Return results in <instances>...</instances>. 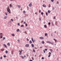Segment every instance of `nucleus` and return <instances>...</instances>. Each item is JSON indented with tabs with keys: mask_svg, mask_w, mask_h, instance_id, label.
Wrapping results in <instances>:
<instances>
[{
	"mask_svg": "<svg viewBox=\"0 0 61 61\" xmlns=\"http://www.w3.org/2000/svg\"><path fill=\"white\" fill-rule=\"evenodd\" d=\"M7 11L8 12H9V14H11V11H10V10L9 9V7H8L7 8Z\"/></svg>",
	"mask_w": 61,
	"mask_h": 61,
	"instance_id": "f257e3e1",
	"label": "nucleus"
},
{
	"mask_svg": "<svg viewBox=\"0 0 61 61\" xmlns=\"http://www.w3.org/2000/svg\"><path fill=\"white\" fill-rule=\"evenodd\" d=\"M22 58V59H24V57H26V56L25 55H24V57H23L22 56H20Z\"/></svg>",
	"mask_w": 61,
	"mask_h": 61,
	"instance_id": "f03ea898",
	"label": "nucleus"
},
{
	"mask_svg": "<svg viewBox=\"0 0 61 61\" xmlns=\"http://www.w3.org/2000/svg\"><path fill=\"white\" fill-rule=\"evenodd\" d=\"M25 46L26 47H29V45L27 44H26L25 45Z\"/></svg>",
	"mask_w": 61,
	"mask_h": 61,
	"instance_id": "7ed1b4c3",
	"label": "nucleus"
},
{
	"mask_svg": "<svg viewBox=\"0 0 61 61\" xmlns=\"http://www.w3.org/2000/svg\"><path fill=\"white\" fill-rule=\"evenodd\" d=\"M29 6L30 7H31V6H32V2H31L30 4H29Z\"/></svg>",
	"mask_w": 61,
	"mask_h": 61,
	"instance_id": "20e7f679",
	"label": "nucleus"
},
{
	"mask_svg": "<svg viewBox=\"0 0 61 61\" xmlns=\"http://www.w3.org/2000/svg\"><path fill=\"white\" fill-rule=\"evenodd\" d=\"M19 52H20V53H19V54L20 55H21V54L22 53V51H20L19 50Z\"/></svg>",
	"mask_w": 61,
	"mask_h": 61,
	"instance_id": "39448f33",
	"label": "nucleus"
},
{
	"mask_svg": "<svg viewBox=\"0 0 61 61\" xmlns=\"http://www.w3.org/2000/svg\"><path fill=\"white\" fill-rule=\"evenodd\" d=\"M39 38L40 39H44V37H39Z\"/></svg>",
	"mask_w": 61,
	"mask_h": 61,
	"instance_id": "423d86ee",
	"label": "nucleus"
},
{
	"mask_svg": "<svg viewBox=\"0 0 61 61\" xmlns=\"http://www.w3.org/2000/svg\"><path fill=\"white\" fill-rule=\"evenodd\" d=\"M51 53L50 52H49V56H48V57H50V55H51Z\"/></svg>",
	"mask_w": 61,
	"mask_h": 61,
	"instance_id": "0eeeda50",
	"label": "nucleus"
},
{
	"mask_svg": "<svg viewBox=\"0 0 61 61\" xmlns=\"http://www.w3.org/2000/svg\"><path fill=\"white\" fill-rule=\"evenodd\" d=\"M7 45L8 46H10V43H7Z\"/></svg>",
	"mask_w": 61,
	"mask_h": 61,
	"instance_id": "6e6552de",
	"label": "nucleus"
},
{
	"mask_svg": "<svg viewBox=\"0 0 61 61\" xmlns=\"http://www.w3.org/2000/svg\"><path fill=\"white\" fill-rule=\"evenodd\" d=\"M43 7H46V5L45 4H44L43 5Z\"/></svg>",
	"mask_w": 61,
	"mask_h": 61,
	"instance_id": "1a4fd4ad",
	"label": "nucleus"
},
{
	"mask_svg": "<svg viewBox=\"0 0 61 61\" xmlns=\"http://www.w3.org/2000/svg\"><path fill=\"white\" fill-rule=\"evenodd\" d=\"M51 42L49 41H47L46 42V43H49V44H50Z\"/></svg>",
	"mask_w": 61,
	"mask_h": 61,
	"instance_id": "9d476101",
	"label": "nucleus"
},
{
	"mask_svg": "<svg viewBox=\"0 0 61 61\" xmlns=\"http://www.w3.org/2000/svg\"><path fill=\"white\" fill-rule=\"evenodd\" d=\"M3 46H5V47L6 48H7V46H6V45H5V44H4Z\"/></svg>",
	"mask_w": 61,
	"mask_h": 61,
	"instance_id": "9b49d317",
	"label": "nucleus"
},
{
	"mask_svg": "<svg viewBox=\"0 0 61 61\" xmlns=\"http://www.w3.org/2000/svg\"><path fill=\"white\" fill-rule=\"evenodd\" d=\"M50 44H51V45H54V43L53 42H51L50 43Z\"/></svg>",
	"mask_w": 61,
	"mask_h": 61,
	"instance_id": "f8f14e48",
	"label": "nucleus"
},
{
	"mask_svg": "<svg viewBox=\"0 0 61 61\" xmlns=\"http://www.w3.org/2000/svg\"><path fill=\"white\" fill-rule=\"evenodd\" d=\"M18 8H20L21 7V6L20 5H18Z\"/></svg>",
	"mask_w": 61,
	"mask_h": 61,
	"instance_id": "ddd939ff",
	"label": "nucleus"
},
{
	"mask_svg": "<svg viewBox=\"0 0 61 61\" xmlns=\"http://www.w3.org/2000/svg\"><path fill=\"white\" fill-rule=\"evenodd\" d=\"M54 40L55 41V42H56L57 41V40L55 39H54Z\"/></svg>",
	"mask_w": 61,
	"mask_h": 61,
	"instance_id": "4468645a",
	"label": "nucleus"
},
{
	"mask_svg": "<svg viewBox=\"0 0 61 61\" xmlns=\"http://www.w3.org/2000/svg\"><path fill=\"white\" fill-rule=\"evenodd\" d=\"M20 31V30H19V29H17L16 31L17 32H19Z\"/></svg>",
	"mask_w": 61,
	"mask_h": 61,
	"instance_id": "2eb2a0df",
	"label": "nucleus"
},
{
	"mask_svg": "<svg viewBox=\"0 0 61 61\" xmlns=\"http://www.w3.org/2000/svg\"><path fill=\"white\" fill-rule=\"evenodd\" d=\"M50 51H51V53H52L53 52V50H52V49H50Z\"/></svg>",
	"mask_w": 61,
	"mask_h": 61,
	"instance_id": "dca6fc26",
	"label": "nucleus"
},
{
	"mask_svg": "<svg viewBox=\"0 0 61 61\" xmlns=\"http://www.w3.org/2000/svg\"><path fill=\"white\" fill-rule=\"evenodd\" d=\"M10 7H12L13 6L12 5V4H11L10 5Z\"/></svg>",
	"mask_w": 61,
	"mask_h": 61,
	"instance_id": "f3484780",
	"label": "nucleus"
},
{
	"mask_svg": "<svg viewBox=\"0 0 61 61\" xmlns=\"http://www.w3.org/2000/svg\"><path fill=\"white\" fill-rule=\"evenodd\" d=\"M29 43L30 44H32V42L31 41H29Z\"/></svg>",
	"mask_w": 61,
	"mask_h": 61,
	"instance_id": "a211bd4d",
	"label": "nucleus"
},
{
	"mask_svg": "<svg viewBox=\"0 0 61 61\" xmlns=\"http://www.w3.org/2000/svg\"><path fill=\"white\" fill-rule=\"evenodd\" d=\"M31 46L32 47H34V45L32 44H31Z\"/></svg>",
	"mask_w": 61,
	"mask_h": 61,
	"instance_id": "6ab92c4d",
	"label": "nucleus"
},
{
	"mask_svg": "<svg viewBox=\"0 0 61 61\" xmlns=\"http://www.w3.org/2000/svg\"><path fill=\"white\" fill-rule=\"evenodd\" d=\"M31 40H32V42L33 43H34V40H33V38H31Z\"/></svg>",
	"mask_w": 61,
	"mask_h": 61,
	"instance_id": "aec40b11",
	"label": "nucleus"
},
{
	"mask_svg": "<svg viewBox=\"0 0 61 61\" xmlns=\"http://www.w3.org/2000/svg\"><path fill=\"white\" fill-rule=\"evenodd\" d=\"M11 35L12 36H15V34H11Z\"/></svg>",
	"mask_w": 61,
	"mask_h": 61,
	"instance_id": "412c9836",
	"label": "nucleus"
},
{
	"mask_svg": "<svg viewBox=\"0 0 61 61\" xmlns=\"http://www.w3.org/2000/svg\"><path fill=\"white\" fill-rule=\"evenodd\" d=\"M42 44H44L45 43V42H44V41H42Z\"/></svg>",
	"mask_w": 61,
	"mask_h": 61,
	"instance_id": "4be33fe9",
	"label": "nucleus"
},
{
	"mask_svg": "<svg viewBox=\"0 0 61 61\" xmlns=\"http://www.w3.org/2000/svg\"><path fill=\"white\" fill-rule=\"evenodd\" d=\"M5 53L6 54H7V53H8V51H5Z\"/></svg>",
	"mask_w": 61,
	"mask_h": 61,
	"instance_id": "5701e85b",
	"label": "nucleus"
},
{
	"mask_svg": "<svg viewBox=\"0 0 61 61\" xmlns=\"http://www.w3.org/2000/svg\"><path fill=\"white\" fill-rule=\"evenodd\" d=\"M7 18V16H5V17H4V19H6Z\"/></svg>",
	"mask_w": 61,
	"mask_h": 61,
	"instance_id": "b1692460",
	"label": "nucleus"
},
{
	"mask_svg": "<svg viewBox=\"0 0 61 61\" xmlns=\"http://www.w3.org/2000/svg\"><path fill=\"white\" fill-rule=\"evenodd\" d=\"M47 34L46 33L45 34V36H47Z\"/></svg>",
	"mask_w": 61,
	"mask_h": 61,
	"instance_id": "393cba45",
	"label": "nucleus"
},
{
	"mask_svg": "<svg viewBox=\"0 0 61 61\" xmlns=\"http://www.w3.org/2000/svg\"><path fill=\"white\" fill-rule=\"evenodd\" d=\"M48 13H50V12H51V11H50V10H49L48 11Z\"/></svg>",
	"mask_w": 61,
	"mask_h": 61,
	"instance_id": "a878e982",
	"label": "nucleus"
},
{
	"mask_svg": "<svg viewBox=\"0 0 61 61\" xmlns=\"http://www.w3.org/2000/svg\"><path fill=\"white\" fill-rule=\"evenodd\" d=\"M44 27L45 28H46V25H44Z\"/></svg>",
	"mask_w": 61,
	"mask_h": 61,
	"instance_id": "bb28decb",
	"label": "nucleus"
},
{
	"mask_svg": "<svg viewBox=\"0 0 61 61\" xmlns=\"http://www.w3.org/2000/svg\"><path fill=\"white\" fill-rule=\"evenodd\" d=\"M23 13H25V10L23 11Z\"/></svg>",
	"mask_w": 61,
	"mask_h": 61,
	"instance_id": "cd10ccee",
	"label": "nucleus"
},
{
	"mask_svg": "<svg viewBox=\"0 0 61 61\" xmlns=\"http://www.w3.org/2000/svg\"><path fill=\"white\" fill-rule=\"evenodd\" d=\"M51 7V5H50V4H49V7Z\"/></svg>",
	"mask_w": 61,
	"mask_h": 61,
	"instance_id": "c85d7f7f",
	"label": "nucleus"
},
{
	"mask_svg": "<svg viewBox=\"0 0 61 61\" xmlns=\"http://www.w3.org/2000/svg\"><path fill=\"white\" fill-rule=\"evenodd\" d=\"M44 14V13L43 12H41V14L42 15Z\"/></svg>",
	"mask_w": 61,
	"mask_h": 61,
	"instance_id": "c756f323",
	"label": "nucleus"
},
{
	"mask_svg": "<svg viewBox=\"0 0 61 61\" xmlns=\"http://www.w3.org/2000/svg\"><path fill=\"white\" fill-rule=\"evenodd\" d=\"M0 35H1V36H2V35H3V33H1L0 34Z\"/></svg>",
	"mask_w": 61,
	"mask_h": 61,
	"instance_id": "7c9ffc66",
	"label": "nucleus"
},
{
	"mask_svg": "<svg viewBox=\"0 0 61 61\" xmlns=\"http://www.w3.org/2000/svg\"><path fill=\"white\" fill-rule=\"evenodd\" d=\"M21 27H24V25H22L20 26Z\"/></svg>",
	"mask_w": 61,
	"mask_h": 61,
	"instance_id": "2f4dec72",
	"label": "nucleus"
},
{
	"mask_svg": "<svg viewBox=\"0 0 61 61\" xmlns=\"http://www.w3.org/2000/svg\"><path fill=\"white\" fill-rule=\"evenodd\" d=\"M25 26H27V24L26 23L25 24Z\"/></svg>",
	"mask_w": 61,
	"mask_h": 61,
	"instance_id": "473e14b6",
	"label": "nucleus"
},
{
	"mask_svg": "<svg viewBox=\"0 0 61 61\" xmlns=\"http://www.w3.org/2000/svg\"><path fill=\"white\" fill-rule=\"evenodd\" d=\"M52 10H54V9H55V8L54 7H52Z\"/></svg>",
	"mask_w": 61,
	"mask_h": 61,
	"instance_id": "72a5a7b5",
	"label": "nucleus"
},
{
	"mask_svg": "<svg viewBox=\"0 0 61 61\" xmlns=\"http://www.w3.org/2000/svg\"><path fill=\"white\" fill-rule=\"evenodd\" d=\"M46 15H47H47H48V14L47 13H46Z\"/></svg>",
	"mask_w": 61,
	"mask_h": 61,
	"instance_id": "f704fd0d",
	"label": "nucleus"
},
{
	"mask_svg": "<svg viewBox=\"0 0 61 61\" xmlns=\"http://www.w3.org/2000/svg\"><path fill=\"white\" fill-rule=\"evenodd\" d=\"M33 52H35V50L34 49L33 50Z\"/></svg>",
	"mask_w": 61,
	"mask_h": 61,
	"instance_id": "c9c22d12",
	"label": "nucleus"
},
{
	"mask_svg": "<svg viewBox=\"0 0 61 61\" xmlns=\"http://www.w3.org/2000/svg\"><path fill=\"white\" fill-rule=\"evenodd\" d=\"M48 24L49 25H50L51 23H50L49 22L48 23Z\"/></svg>",
	"mask_w": 61,
	"mask_h": 61,
	"instance_id": "e433bc0d",
	"label": "nucleus"
},
{
	"mask_svg": "<svg viewBox=\"0 0 61 61\" xmlns=\"http://www.w3.org/2000/svg\"><path fill=\"white\" fill-rule=\"evenodd\" d=\"M51 1L52 2H54V0H51Z\"/></svg>",
	"mask_w": 61,
	"mask_h": 61,
	"instance_id": "4c0bfd02",
	"label": "nucleus"
},
{
	"mask_svg": "<svg viewBox=\"0 0 61 61\" xmlns=\"http://www.w3.org/2000/svg\"><path fill=\"white\" fill-rule=\"evenodd\" d=\"M11 21L12 22L13 21V20L12 19H11Z\"/></svg>",
	"mask_w": 61,
	"mask_h": 61,
	"instance_id": "58836bf2",
	"label": "nucleus"
},
{
	"mask_svg": "<svg viewBox=\"0 0 61 61\" xmlns=\"http://www.w3.org/2000/svg\"><path fill=\"white\" fill-rule=\"evenodd\" d=\"M17 25H20V24L19 23H18Z\"/></svg>",
	"mask_w": 61,
	"mask_h": 61,
	"instance_id": "ea45409f",
	"label": "nucleus"
},
{
	"mask_svg": "<svg viewBox=\"0 0 61 61\" xmlns=\"http://www.w3.org/2000/svg\"><path fill=\"white\" fill-rule=\"evenodd\" d=\"M41 59H44V57H42Z\"/></svg>",
	"mask_w": 61,
	"mask_h": 61,
	"instance_id": "a19ab883",
	"label": "nucleus"
},
{
	"mask_svg": "<svg viewBox=\"0 0 61 61\" xmlns=\"http://www.w3.org/2000/svg\"><path fill=\"white\" fill-rule=\"evenodd\" d=\"M5 37H4L3 38V40H5Z\"/></svg>",
	"mask_w": 61,
	"mask_h": 61,
	"instance_id": "79ce46f5",
	"label": "nucleus"
},
{
	"mask_svg": "<svg viewBox=\"0 0 61 61\" xmlns=\"http://www.w3.org/2000/svg\"><path fill=\"white\" fill-rule=\"evenodd\" d=\"M45 51H47V49H45Z\"/></svg>",
	"mask_w": 61,
	"mask_h": 61,
	"instance_id": "37998d69",
	"label": "nucleus"
},
{
	"mask_svg": "<svg viewBox=\"0 0 61 61\" xmlns=\"http://www.w3.org/2000/svg\"><path fill=\"white\" fill-rule=\"evenodd\" d=\"M0 59H2V57H0Z\"/></svg>",
	"mask_w": 61,
	"mask_h": 61,
	"instance_id": "c03bdc74",
	"label": "nucleus"
},
{
	"mask_svg": "<svg viewBox=\"0 0 61 61\" xmlns=\"http://www.w3.org/2000/svg\"><path fill=\"white\" fill-rule=\"evenodd\" d=\"M39 20L40 21H41V18H39Z\"/></svg>",
	"mask_w": 61,
	"mask_h": 61,
	"instance_id": "a18cd8bd",
	"label": "nucleus"
},
{
	"mask_svg": "<svg viewBox=\"0 0 61 61\" xmlns=\"http://www.w3.org/2000/svg\"><path fill=\"white\" fill-rule=\"evenodd\" d=\"M4 49H2L1 50L2 51H4Z\"/></svg>",
	"mask_w": 61,
	"mask_h": 61,
	"instance_id": "49530a36",
	"label": "nucleus"
},
{
	"mask_svg": "<svg viewBox=\"0 0 61 61\" xmlns=\"http://www.w3.org/2000/svg\"><path fill=\"white\" fill-rule=\"evenodd\" d=\"M26 23V22H24L23 23V24H25Z\"/></svg>",
	"mask_w": 61,
	"mask_h": 61,
	"instance_id": "de8ad7c7",
	"label": "nucleus"
},
{
	"mask_svg": "<svg viewBox=\"0 0 61 61\" xmlns=\"http://www.w3.org/2000/svg\"><path fill=\"white\" fill-rule=\"evenodd\" d=\"M27 57H28V56H29V55H28V54H27Z\"/></svg>",
	"mask_w": 61,
	"mask_h": 61,
	"instance_id": "09e8293b",
	"label": "nucleus"
},
{
	"mask_svg": "<svg viewBox=\"0 0 61 61\" xmlns=\"http://www.w3.org/2000/svg\"><path fill=\"white\" fill-rule=\"evenodd\" d=\"M1 38H3V36H2V35L1 36Z\"/></svg>",
	"mask_w": 61,
	"mask_h": 61,
	"instance_id": "8fccbe9b",
	"label": "nucleus"
},
{
	"mask_svg": "<svg viewBox=\"0 0 61 61\" xmlns=\"http://www.w3.org/2000/svg\"><path fill=\"white\" fill-rule=\"evenodd\" d=\"M54 19H56V16H55L54 17Z\"/></svg>",
	"mask_w": 61,
	"mask_h": 61,
	"instance_id": "3c124183",
	"label": "nucleus"
},
{
	"mask_svg": "<svg viewBox=\"0 0 61 61\" xmlns=\"http://www.w3.org/2000/svg\"><path fill=\"white\" fill-rule=\"evenodd\" d=\"M40 12H41V10H40L39 11V13H40Z\"/></svg>",
	"mask_w": 61,
	"mask_h": 61,
	"instance_id": "603ef678",
	"label": "nucleus"
},
{
	"mask_svg": "<svg viewBox=\"0 0 61 61\" xmlns=\"http://www.w3.org/2000/svg\"><path fill=\"white\" fill-rule=\"evenodd\" d=\"M4 57H6V56L4 55Z\"/></svg>",
	"mask_w": 61,
	"mask_h": 61,
	"instance_id": "864d4df0",
	"label": "nucleus"
},
{
	"mask_svg": "<svg viewBox=\"0 0 61 61\" xmlns=\"http://www.w3.org/2000/svg\"><path fill=\"white\" fill-rule=\"evenodd\" d=\"M5 15H7V13H6V12H5Z\"/></svg>",
	"mask_w": 61,
	"mask_h": 61,
	"instance_id": "5fc2aeb1",
	"label": "nucleus"
},
{
	"mask_svg": "<svg viewBox=\"0 0 61 61\" xmlns=\"http://www.w3.org/2000/svg\"><path fill=\"white\" fill-rule=\"evenodd\" d=\"M27 41H29V39H28V38L27 39Z\"/></svg>",
	"mask_w": 61,
	"mask_h": 61,
	"instance_id": "6e6d98bb",
	"label": "nucleus"
},
{
	"mask_svg": "<svg viewBox=\"0 0 61 61\" xmlns=\"http://www.w3.org/2000/svg\"><path fill=\"white\" fill-rule=\"evenodd\" d=\"M23 50H21V51H21V52L22 51H23Z\"/></svg>",
	"mask_w": 61,
	"mask_h": 61,
	"instance_id": "4d7b16f0",
	"label": "nucleus"
},
{
	"mask_svg": "<svg viewBox=\"0 0 61 61\" xmlns=\"http://www.w3.org/2000/svg\"><path fill=\"white\" fill-rule=\"evenodd\" d=\"M19 41H20V40H18V42H19Z\"/></svg>",
	"mask_w": 61,
	"mask_h": 61,
	"instance_id": "13d9d810",
	"label": "nucleus"
},
{
	"mask_svg": "<svg viewBox=\"0 0 61 61\" xmlns=\"http://www.w3.org/2000/svg\"><path fill=\"white\" fill-rule=\"evenodd\" d=\"M43 51L44 52V53H45V51L43 50Z\"/></svg>",
	"mask_w": 61,
	"mask_h": 61,
	"instance_id": "bf43d9fd",
	"label": "nucleus"
},
{
	"mask_svg": "<svg viewBox=\"0 0 61 61\" xmlns=\"http://www.w3.org/2000/svg\"><path fill=\"white\" fill-rule=\"evenodd\" d=\"M35 14H36V15H37V13L36 12V13H35Z\"/></svg>",
	"mask_w": 61,
	"mask_h": 61,
	"instance_id": "052dcab7",
	"label": "nucleus"
},
{
	"mask_svg": "<svg viewBox=\"0 0 61 61\" xmlns=\"http://www.w3.org/2000/svg\"><path fill=\"white\" fill-rule=\"evenodd\" d=\"M32 59L33 60V58H33V57H32Z\"/></svg>",
	"mask_w": 61,
	"mask_h": 61,
	"instance_id": "680f3d73",
	"label": "nucleus"
},
{
	"mask_svg": "<svg viewBox=\"0 0 61 61\" xmlns=\"http://www.w3.org/2000/svg\"><path fill=\"white\" fill-rule=\"evenodd\" d=\"M25 33L26 34H27V33L25 32Z\"/></svg>",
	"mask_w": 61,
	"mask_h": 61,
	"instance_id": "e2e57ef3",
	"label": "nucleus"
},
{
	"mask_svg": "<svg viewBox=\"0 0 61 61\" xmlns=\"http://www.w3.org/2000/svg\"><path fill=\"white\" fill-rule=\"evenodd\" d=\"M30 61H32V60H30Z\"/></svg>",
	"mask_w": 61,
	"mask_h": 61,
	"instance_id": "0e129e2a",
	"label": "nucleus"
},
{
	"mask_svg": "<svg viewBox=\"0 0 61 61\" xmlns=\"http://www.w3.org/2000/svg\"><path fill=\"white\" fill-rule=\"evenodd\" d=\"M43 3H44L45 2V1H43Z\"/></svg>",
	"mask_w": 61,
	"mask_h": 61,
	"instance_id": "69168bd1",
	"label": "nucleus"
},
{
	"mask_svg": "<svg viewBox=\"0 0 61 61\" xmlns=\"http://www.w3.org/2000/svg\"><path fill=\"white\" fill-rule=\"evenodd\" d=\"M54 33H56V31H55L54 32Z\"/></svg>",
	"mask_w": 61,
	"mask_h": 61,
	"instance_id": "338daca9",
	"label": "nucleus"
},
{
	"mask_svg": "<svg viewBox=\"0 0 61 61\" xmlns=\"http://www.w3.org/2000/svg\"><path fill=\"white\" fill-rule=\"evenodd\" d=\"M45 22H44V24H45Z\"/></svg>",
	"mask_w": 61,
	"mask_h": 61,
	"instance_id": "774afa93",
	"label": "nucleus"
}]
</instances>
